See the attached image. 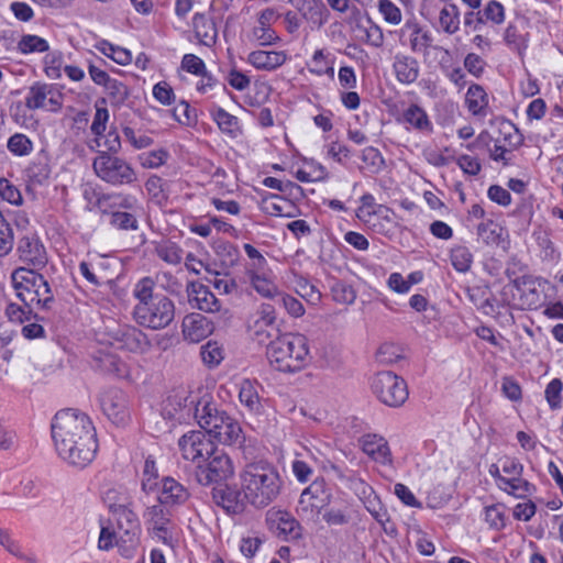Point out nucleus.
Segmentation results:
<instances>
[{
	"instance_id": "nucleus-47",
	"label": "nucleus",
	"mask_w": 563,
	"mask_h": 563,
	"mask_svg": "<svg viewBox=\"0 0 563 563\" xmlns=\"http://www.w3.org/2000/svg\"><path fill=\"white\" fill-rule=\"evenodd\" d=\"M479 11L485 25L487 23L499 25L505 21V8L496 0H489Z\"/></svg>"
},
{
	"instance_id": "nucleus-46",
	"label": "nucleus",
	"mask_w": 563,
	"mask_h": 563,
	"mask_svg": "<svg viewBox=\"0 0 563 563\" xmlns=\"http://www.w3.org/2000/svg\"><path fill=\"white\" fill-rule=\"evenodd\" d=\"M450 258L452 266L460 273L468 272L473 263V254L464 245L452 247Z\"/></svg>"
},
{
	"instance_id": "nucleus-11",
	"label": "nucleus",
	"mask_w": 563,
	"mask_h": 563,
	"mask_svg": "<svg viewBox=\"0 0 563 563\" xmlns=\"http://www.w3.org/2000/svg\"><path fill=\"white\" fill-rule=\"evenodd\" d=\"M168 506L155 500L153 505H146L143 520L147 530L167 545H172V520Z\"/></svg>"
},
{
	"instance_id": "nucleus-28",
	"label": "nucleus",
	"mask_w": 563,
	"mask_h": 563,
	"mask_svg": "<svg viewBox=\"0 0 563 563\" xmlns=\"http://www.w3.org/2000/svg\"><path fill=\"white\" fill-rule=\"evenodd\" d=\"M277 19L278 13L272 8H267L260 13L257 25L253 29V35L262 45H269L278 38L272 29V24Z\"/></svg>"
},
{
	"instance_id": "nucleus-64",
	"label": "nucleus",
	"mask_w": 563,
	"mask_h": 563,
	"mask_svg": "<svg viewBox=\"0 0 563 563\" xmlns=\"http://www.w3.org/2000/svg\"><path fill=\"white\" fill-rule=\"evenodd\" d=\"M110 223L120 230H136L137 220L130 212L117 211L111 214Z\"/></svg>"
},
{
	"instance_id": "nucleus-4",
	"label": "nucleus",
	"mask_w": 563,
	"mask_h": 563,
	"mask_svg": "<svg viewBox=\"0 0 563 563\" xmlns=\"http://www.w3.org/2000/svg\"><path fill=\"white\" fill-rule=\"evenodd\" d=\"M194 408V417L201 429L209 437H213L220 443L225 445L240 444L241 448L244 435L240 423L224 411H219L212 404L207 400H200L197 404L194 399L189 401L188 413Z\"/></svg>"
},
{
	"instance_id": "nucleus-27",
	"label": "nucleus",
	"mask_w": 563,
	"mask_h": 563,
	"mask_svg": "<svg viewBox=\"0 0 563 563\" xmlns=\"http://www.w3.org/2000/svg\"><path fill=\"white\" fill-rule=\"evenodd\" d=\"M213 323L200 313L187 314L183 320V334L186 340L197 343L213 332Z\"/></svg>"
},
{
	"instance_id": "nucleus-3",
	"label": "nucleus",
	"mask_w": 563,
	"mask_h": 563,
	"mask_svg": "<svg viewBox=\"0 0 563 563\" xmlns=\"http://www.w3.org/2000/svg\"><path fill=\"white\" fill-rule=\"evenodd\" d=\"M266 355L269 364L283 373H297L311 361L308 339L300 333H284L271 341Z\"/></svg>"
},
{
	"instance_id": "nucleus-8",
	"label": "nucleus",
	"mask_w": 563,
	"mask_h": 563,
	"mask_svg": "<svg viewBox=\"0 0 563 563\" xmlns=\"http://www.w3.org/2000/svg\"><path fill=\"white\" fill-rule=\"evenodd\" d=\"M371 387L377 399L389 407L402 406L409 395L405 379L393 372L377 373Z\"/></svg>"
},
{
	"instance_id": "nucleus-29",
	"label": "nucleus",
	"mask_w": 563,
	"mask_h": 563,
	"mask_svg": "<svg viewBox=\"0 0 563 563\" xmlns=\"http://www.w3.org/2000/svg\"><path fill=\"white\" fill-rule=\"evenodd\" d=\"M189 498L187 488L173 477L162 479V489L156 499L167 506L184 504Z\"/></svg>"
},
{
	"instance_id": "nucleus-31",
	"label": "nucleus",
	"mask_w": 563,
	"mask_h": 563,
	"mask_svg": "<svg viewBox=\"0 0 563 563\" xmlns=\"http://www.w3.org/2000/svg\"><path fill=\"white\" fill-rule=\"evenodd\" d=\"M113 514L117 516L118 529L123 531L125 542L135 543L136 532L139 530L137 516L123 505L111 506Z\"/></svg>"
},
{
	"instance_id": "nucleus-56",
	"label": "nucleus",
	"mask_w": 563,
	"mask_h": 563,
	"mask_svg": "<svg viewBox=\"0 0 563 563\" xmlns=\"http://www.w3.org/2000/svg\"><path fill=\"white\" fill-rule=\"evenodd\" d=\"M274 302L283 307L294 318H299L305 313L302 303L297 298L283 291L279 292Z\"/></svg>"
},
{
	"instance_id": "nucleus-2",
	"label": "nucleus",
	"mask_w": 563,
	"mask_h": 563,
	"mask_svg": "<svg viewBox=\"0 0 563 563\" xmlns=\"http://www.w3.org/2000/svg\"><path fill=\"white\" fill-rule=\"evenodd\" d=\"M242 452L245 460L239 474L242 495L253 508L264 509L280 495L283 481L273 464L265 460H252L250 445H244Z\"/></svg>"
},
{
	"instance_id": "nucleus-19",
	"label": "nucleus",
	"mask_w": 563,
	"mask_h": 563,
	"mask_svg": "<svg viewBox=\"0 0 563 563\" xmlns=\"http://www.w3.org/2000/svg\"><path fill=\"white\" fill-rule=\"evenodd\" d=\"M401 32L402 34L406 32L409 33L408 44L410 51L416 54H422L426 59L430 57L428 55L431 48L449 53L448 49H444L441 46L432 45V34L428 30L421 27L418 23H406L401 29Z\"/></svg>"
},
{
	"instance_id": "nucleus-63",
	"label": "nucleus",
	"mask_w": 563,
	"mask_h": 563,
	"mask_svg": "<svg viewBox=\"0 0 563 563\" xmlns=\"http://www.w3.org/2000/svg\"><path fill=\"white\" fill-rule=\"evenodd\" d=\"M378 10L386 22L394 25H397L401 22V11L393 1L379 0Z\"/></svg>"
},
{
	"instance_id": "nucleus-25",
	"label": "nucleus",
	"mask_w": 563,
	"mask_h": 563,
	"mask_svg": "<svg viewBox=\"0 0 563 563\" xmlns=\"http://www.w3.org/2000/svg\"><path fill=\"white\" fill-rule=\"evenodd\" d=\"M540 284L531 276H521L514 280V287L519 295L521 309H537L541 302Z\"/></svg>"
},
{
	"instance_id": "nucleus-20",
	"label": "nucleus",
	"mask_w": 563,
	"mask_h": 563,
	"mask_svg": "<svg viewBox=\"0 0 563 563\" xmlns=\"http://www.w3.org/2000/svg\"><path fill=\"white\" fill-rule=\"evenodd\" d=\"M187 295L191 307L197 308L198 310L214 313L221 309L220 300L206 285L201 283H189L187 285Z\"/></svg>"
},
{
	"instance_id": "nucleus-62",
	"label": "nucleus",
	"mask_w": 563,
	"mask_h": 563,
	"mask_svg": "<svg viewBox=\"0 0 563 563\" xmlns=\"http://www.w3.org/2000/svg\"><path fill=\"white\" fill-rule=\"evenodd\" d=\"M504 41L510 49L518 53H521V51L527 47L525 37L520 34L517 26L514 24H509L506 27L504 32Z\"/></svg>"
},
{
	"instance_id": "nucleus-50",
	"label": "nucleus",
	"mask_w": 563,
	"mask_h": 563,
	"mask_svg": "<svg viewBox=\"0 0 563 563\" xmlns=\"http://www.w3.org/2000/svg\"><path fill=\"white\" fill-rule=\"evenodd\" d=\"M216 254L220 257L222 264L227 267H231L239 261L238 247L228 241H220L214 246Z\"/></svg>"
},
{
	"instance_id": "nucleus-21",
	"label": "nucleus",
	"mask_w": 563,
	"mask_h": 563,
	"mask_svg": "<svg viewBox=\"0 0 563 563\" xmlns=\"http://www.w3.org/2000/svg\"><path fill=\"white\" fill-rule=\"evenodd\" d=\"M362 451L374 462L382 465H391L393 455L387 440L378 434H364L358 440Z\"/></svg>"
},
{
	"instance_id": "nucleus-40",
	"label": "nucleus",
	"mask_w": 563,
	"mask_h": 563,
	"mask_svg": "<svg viewBox=\"0 0 563 563\" xmlns=\"http://www.w3.org/2000/svg\"><path fill=\"white\" fill-rule=\"evenodd\" d=\"M239 399L251 412H258L261 409L260 396L255 383L243 379L240 384Z\"/></svg>"
},
{
	"instance_id": "nucleus-61",
	"label": "nucleus",
	"mask_w": 563,
	"mask_h": 563,
	"mask_svg": "<svg viewBox=\"0 0 563 563\" xmlns=\"http://www.w3.org/2000/svg\"><path fill=\"white\" fill-rule=\"evenodd\" d=\"M109 120V112L106 108H97L93 117L92 124L90 126L91 132L96 135L95 143L97 147H100V136L103 135L107 129V122Z\"/></svg>"
},
{
	"instance_id": "nucleus-60",
	"label": "nucleus",
	"mask_w": 563,
	"mask_h": 563,
	"mask_svg": "<svg viewBox=\"0 0 563 563\" xmlns=\"http://www.w3.org/2000/svg\"><path fill=\"white\" fill-rule=\"evenodd\" d=\"M155 283L150 277L140 279L133 289V296L139 300L137 303L148 302L155 298L153 294Z\"/></svg>"
},
{
	"instance_id": "nucleus-51",
	"label": "nucleus",
	"mask_w": 563,
	"mask_h": 563,
	"mask_svg": "<svg viewBox=\"0 0 563 563\" xmlns=\"http://www.w3.org/2000/svg\"><path fill=\"white\" fill-rule=\"evenodd\" d=\"M102 263L97 260L96 262H81L79 264V272L92 285L100 286L104 283V276L100 273Z\"/></svg>"
},
{
	"instance_id": "nucleus-23",
	"label": "nucleus",
	"mask_w": 563,
	"mask_h": 563,
	"mask_svg": "<svg viewBox=\"0 0 563 563\" xmlns=\"http://www.w3.org/2000/svg\"><path fill=\"white\" fill-rule=\"evenodd\" d=\"M213 501L222 507L228 514H242L246 506L241 489L236 490L228 485H220L212 489Z\"/></svg>"
},
{
	"instance_id": "nucleus-6",
	"label": "nucleus",
	"mask_w": 563,
	"mask_h": 563,
	"mask_svg": "<svg viewBox=\"0 0 563 563\" xmlns=\"http://www.w3.org/2000/svg\"><path fill=\"white\" fill-rule=\"evenodd\" d=\"M92 168L99 179L111 186H129L137 180L135 169L126 159L108 152H98Z\"/></svg>"
},
{
	"instance_id": "nucleus-5",
	"label": "nucleus",
	"mask_w": 563,
	"mask_h": 563,
	"mask_svg": "<svg viewBox=\"0 0 563 563\" xmlns=\"http://www.w3.org/2000/svg\"><path fill=\"white\" fill-rule=\"evenodd\" d=\"M16 297L26 306L49 310L55 302L53 290L42 274L27 267H18L11 274Z\"/></svg>"
},
{
	"instance_id": "nucleus-10",
	"label": "nucleus",
	"mask_w": 563,
	"mask_h": 563,
	"mask_svg": "<svg viewBox=\"0 0 563 563\" xmlns=\"http://www.w3.org/2000/svg\"><path fill=\"white\" fill-rule=\"evenodd\" d=\"M332 489L323 477H317L300 494L297 514L307 519H316L331 504Z\"/></svg>"
},
{
	"instance_id": "nucleus-36",
	"label": "nucleus",
	"mask_w": 563,
	"mask_h": 563,
	"mask_svg": "<svg viewBox=\"0 0 563 563\" xmlns=\"http://www.w3.org/2000/svg\"><path fill=\"white\" fill-rule=\"evenodd\" d=\"M323 510L322 519L330 527L345 526L350 523L352 519L351 507L347 501L338 506L325 507Z\"/></svg>"
},
{
	"instance_id": "nucleus-41",
	"label": "nucleus",
	"mask_w": 563,
	"mask_h": 563,
	"mask_svg": "<svg viewBox=\"0 0 563 563\" xmlns=\"http://www.w3.org/2000/svg\"><path fill=\"white\" fill-rule=\"evenodd\" d=\"M261 272L247 271V277L253 286V288L263 297L271 298L275 301L276 297L279 295V290L277 286L265 276L260 274Z\"/></svg>"
},
{
	"instance_id": "nucleus-24",
	"label": "nucleus",
	"mask_w": 563,
	"mask_h": 563,
	"mask_svg": "<svg viewBox=\"0 0 563 563\" xmlns=\"http://www.w3.org/2000/svg\"><path fill=\"white\" fill-rule=\"evenodd\" d=\"M0 547L22 563H41L37 553L16 539L8 529L0 528Z\"/></svg>"
},
{
	"instance_id": "nucleus-58",
	"label": "nucleus",
	"mask_w": 563,
	"mask_h": 563,
	"mask_svg": "<svg viewBox=\"0 0 563 563\" xmlns=\"http://www.w3.org/2000/svg\"><path fill=\"white\" fill-rule=\"evenodd\" d=\"M331 294L334 301L343 305H351L356 299L354 289L343 282H335L331 287Z\"/></svg>"
},
{
	"instance_id": "nucleus-42",
	"label": "nucleus",
	"mask_w": 563,
	"mask_h": 563,
	"mask_svg": "<svg viewBox=\"0 0 563 563\" xmlns=\"http://www.w3.org/2000/svg\"><path fill=\"white\" fill-rule=\"evenodd\" d=\"M34 307H26L24 303L19 305L10 302L7 305L4 314L11 323L24 324L32 320H37V314L33 312Z\"/></svg>"
},
{
	"instance_id": "nucleus-54",
	"label": "nucleus",
	"mask_w": 563,
	"mask_h": 563,
	"mask_svg": "<svg viewBox=\"0 0 563 563\" xmlns=\"http://www.w3.org/2000/svg\"><path fill=\"white\" fill-rule=\"evenodd\" d=\"M358 30L365 34V42L373 47H382L384 44V33L382 29L375 24L371 19L367 20L366 25L358 23Z\"/></svg>"
},
{
	"instance_id": "nucleus-53",
	"label": "nucleus",
	"mask_w": 563,
	"mask_h": 563,
	"mask_svg": "<svg viewBox=\"0 0 563 563\" xmlns=\"http://www.w3.org/2000/svg\"><path fill=\"white\" fill-rule=\"evenodd\" d=\"M485 521L492 529L501 530L506 526L505 507L501 504L485 507Z\"/></svg>"
},
{
	"instance_id": "nucleus-59",
	"label": "nucleus",
	"mask_w": 563,
	"mask_h": 563,
	"mask_svg": "<svg viewBox=\"0 0 563 563\" xmlns=\"http://www.w3.org/2000/svg\"><path fill=\"white\" fill-rule=\"evenodd\" d=\"M26 173L33 184L42 185L49 178L51 168L47 163L37 159L27 167Z\"/></svg>"
},
{
	"instance_id": "nucleus-37",
	"label": "nucleus",
	"mask_w": 563,
	"mask_h": 563,
	"mask_svg": "<svg viewBox=\"0 0 563 563\" xmlns=\"http://www.w3.org/2000/svg\"><path fill=\"white\" fill-rule=\"evenodd\" d=\"M158 477L159 475L155 460L152 456H147L145 459L141 476V489L145 495L157 490Z\"/></svg>"
},
{
	"instance_id": "nucleus-49",
	"label": "nucleus",
	"mask_w": 563,
	"mask_h": 563,
	"mask_svg": "<svg viewBox=\"0 0 563 563\" xmlns=\"http://www.w3.org/2000/svg\"><path fill=\"white\" fill-rule=\"evenodd\" d=\"M187 401L188 397L185 391L169 395L166 399L164 412L168 416L178 415L176 417L178 420L184 419L185 415L183 413V410L187 408Z\"/></svg>"
},
{
	"instance_id": "nucleus-52",
	"label": "nucleus",
	"mask_w": 563,
	"mask_h": 563,
	"mask_svg": "<svg viewBox=\"0 0 563 563\" xmlns=\"http://www.w3.org/2000/svg\"><path fill=\"white\" fill-rule=\"evenodd\" d=\"M8 150L16 156L29 155L33 150L32 141L22 133H15L8 140Z\"/></svg>"
},
{
	"instance_id": "nucleus-1",
	"label": "nucleus",
	"mask_w": 563,
	"mask_h": 563,
	"mask_svg": "<svg viewBox=\"0 0 563 563\" xmlns=\"http://www.w3.org/2000/svg\"><path fill=\"white\" fill-rule=\"evenodd\" d=\"M58 456L68 465L84 468L96 457L98 440L90 418L75 409L58 411L51 426Z\"/></svg>"
},
{
	"instance_id": "nucleus-33",
	"label": "nucleus",
	"mask_w": 563,
	"mask_h": 563,
	"mask_svg": "<svg viewBox=\"0 0 563 563\" xmlns=\"http://www.w3.org/2000/svg\"><path fill=\"white\" fill-rule=\"evenodd\" d=\"M194 30L200 43L211 46L217 41L218 31L214 22L205 14L197 13L192 19Z\"/></svg>"
},
{
	"instance_id": "nucleus-18",
	"label": "nucleus",
	"mask_w": 563,
	"mask_h": 563,
	"mask_svg": "<svg viewBox=\"0 0 563 563\" xmlns=\"http://www.w3.org/2000/svg\"><path fill=\"white\" fill-rule=\"evenodd\" d=\"M266 523L269 530L284 540H295L301 537L299 521L285 510L267 511Z\"/></svg>"
},
{
	"instance_id": "nucleus-48",
	"label": "nucleus",
	"mask_w": 563,
	"mask_h": 563,
	"mask_svg": "<svg viewBox=\"0 0 563 563\" xmlns=\"http://www.w3.org/2000/svg\"><path fill=\"white\" fill-rule=\"evenodd\" d=\"M361 158L365 164V168L372 174H378L385 167V159L382 153L373 146L365 147L362 151Z\"/></svg>"
},
{
	"instance_id": "nucleus-44",
	"label": "nucleus",
	"mask_w": 563,
	"mask_h": 563,
	"mask_svg": "<svg viewBox=\"0 0 563 563\" xmlns=\"http://www.w3.org/2000/svg\"><path fill=\"white\" fill-rule=\"evenodd\" d=\"M288 2L306 20L314 21L320 14L324 4L322 0H288Z\"/></svg>"
},
{
	"instance_id": "nucleus-34",
	"label": "nucleus",
	"mask_w": 563,
	"mask_h": 563,
	"mask_svg": "<svg viewBox=\"0 0 563 563\" xmlns=\"http://www.w3.org/2000/svg\"><path fill=\"white\" fill-rule=\"evenodd\" d=\"M505 234L506 230L493 220H486L477 225V235L486 245H503Z\"/></svg>"
},
{
	"instance_id": "nucleus-15",
	"label": "nucleus",
	"mask_w": 563,
	"mask_h": 563,
	"mask_svg": "<svg viewBox=\"0 0 563 563\" xmlns=\"http://www.w3.org/2000/svg\"><path fill=\"white\" fill-rule=\"evenodd\" d=\"M63 104V95L53 85L36 82L30 87L25 107L31 110L45 109L57 112Z\"/></svg>"
},
{
	"instance_id": "nucleus-14",
	"label": "nucleus",
	"mask_w": 563,
	"mask_h": 563,
	"mask_svg": "<svg viewBox=\"0 0 563 563\" xmlns=\"http://www.w3.org/2000/svg\"><path fill=\"white\" fill-rule=\"evenodd\" d=\"M109 344L133 353H145L150 349L147 336L140 329L126 324L109 332Z\"/></svg>"
},
{
	"instance_id": "nucleus-32",
	"label": "nucleus",
	"mask_w": 563,
	"mask_h": 563,
	"mask_svg": "<svg viewBox=\"0 0 563 563\" xmlns=\"http://www.w3.org/2000/svg\"><path fill=\"white\" fill-rule=\"evenodd\" d=\"M211 115L220 131L232 139L242 135V126L239 119L220 107L211 110Z\"/></svg>"
},
{
	"instance_id": "nucleus-16",
	"label": "nucleus",
	"mask_w": 563,
	"mask_h": 563,
	"mask_svg": "<svg viewBox=\"0 0 563 563\" xmlns=\"http://www.w3.org/2000/svg\"><path fill=\"white\" fill-rule=\"evenodd\" d=\"M100 406L107 418L117 426L129 421L130 412L124 393L118 388H109L100 396Z\"/></svg>"
},
{
	"instance_id": "nucleus-22",
	"label": "nucleus",
	"mask_w": 563,
	"mask_h": 563,
	"mask_svg": "<svg viewBox=\"0 0 563 563\" xmlns=\"http://www.w3.org/2000/svg\"><path fill=\"white\" fill-rule=\"evenodd\" d=\"M360 200L361 206L356 210V217L362 222L369 227H377L374 224V220H386L388 223L393 222V211L384 205H376L372 194H364Z\"/></svg>"
},
{
	"instance_id": "nucleus-30",
	"label": "nucleus",
	"mask_w": 563,
	"mask_h": 563,
	"mask_svg": "<svg viewBox=\"0 0 563 563\" xmlns=\"http://www.w3.org/2000/svg\"><path fill=\"white\" fill-rule=\"evenodd\" d=\"M247 60L256 69L274 70L280 67L287 60V55L283 51H254L250 53Z\"/></svg>"
},
{
	"instance_id": "nucleus-35",
	"label": "nucleus",
	"mask_w": 563,
	"mask_h": 563,
	"mask_svg": "<svg viewBox=\"0 0 563 563\" xmlns=\"http://www.w3.org/2000/svg\"><path fill=\"white\" fill-rule=\"evenodd\" d=\"M465 102L468 111L474 115H485L488 106V97L484 88L477 84L468 87Z\"/></svg>"
},
{
	"instance_id": "nucleus-39",
	"label": "nucleus",
	"mask_w": 563,
	"mask_h": 563,
	"mask_svg": "<svg viewBox=\"0 0 563 563\" xmlns=\"http://www.w3.org/2000/svg\"><path fill=\"white\" fill-rule=\"evenodd\" d=\"M404 120L421 132H430L432 130V124L427 112L418 104H410L409 108L404 111Z\"/></svg>"
},
{
	"instance_id": "nucleus-38",
	"label": "nucleus",
	"mask_w": 563,
	"mask_h": 563,
	"mask_svg": "<svg viewBox=\"0 0 563 563\" xmlns=\"http://www.w3.org/2000/svg\"><path fill=\"white\" fill-rule=\"evenodd\" d=\"M460 10L455 4L450 3L441 9L439 24L444 33L455 34L460 30Z\"/></svg>"
},
{
	"instance_id": "nucleus-17",
	"label": "nucleus",
	"mask_w": 563,
	"mask_h": 563,
	"mask_svg": "<svg viewBox=\"0 0 563 563\" xmlns=\"http://www.w3.org/2000/svg\"><path fill=\"white\" fill-rule=\"evenodd\" d=\"M16 253L19 260L31 269H41L47 264L46 249L35 234L22 236L18 241Z\"/></svg>"
},
{
	"instance_id": "nucleus-9",
	"label": "nucleus",
	"mask_w": 563,
	"mask_h": 563,
	"mask_svg": "<svg viewBox=\"0 0 563 563\" xmlns=\"http://www.w3.org/2000/svg\"><path fill=\"white\" fill-rule=\"evenodd\" d=\"M234 474V466L227 453L212 450V454L206 456L205 462H200L196 466L195 477L200 485L208 486L211 484L224 482Z\"/></svg>"
},
{
	"instance_id": "nucleus-55",
	"label": "nucleus",
	"mask_w": 563,
	"mask_h": 563,
	"mask_svg": "<svg viewBox=\"0 0 563 563\" xmlns=\"http://www.w3.org/2000/svg\"><path fill=\"white\" fill-rule=\"evenodd\" d=\"M157 256L168 264H178L183 258V250L173 242L161 243L156 247Z\"/></svg>"
},
{
	"instance_id": "nucleus-12",
	"label": "nucleus",
	"mask_w": 563,
	"mask_h": 563,
	"mask_svg": "<svg viewBox=\"0 0 563 563\" xmlns=\"http://www.w3.org/2000/svg\"><path fill=\"white\" fill-rule=\"evenodd\" d=\"M178 446L181 452V456L196 463L205 462L208 454H212V450L216 448L214 443L202 430H191L183 434L178 440Z\"/></svg>"
},
{
	"instance_id": "nucleus-13",
	"label": "nucleus",
	"mask_w": 563,
	"mask_h": 563,
	"mask_svg": "<svg viewBox=\"0 0 563 563\" xmlns=\"http://www.w3.org/2000/svg\"><path fill=\"white\" fill-rule=\"evenodd\" d=\"M501 470L505 478H500V489L517 498H523L531 494L533 486L522 478L523 465L516 459L501 460Z\"/></svg>"
},
{
	"instance_id": "nucleus-57",
	"label": "nucleus",
	"mask_w": 563,
	"mask_h": 563,
	"mask_svg": "<svg viewBox=\"0 0 563 563\" xmlns=\"http://www.w3.org/2000/svg\"><path fill=\"white\" fill-rule=\"evenodd\" d=\"M104 89L110 98L111 103L114 106L123 104L129 97L128 87L122 81H119L114 78L108 82Z\"/></svg>"
},
{
	"instance_id": "nucleus-45",
	"label": "nucleus",
	"mask_w": 563,
	"mask_h": 563,
	"mask_svg": "<svg viewBox=\"0 0 563 563\" xmlns=\"http://www.w3.org/2000/svg\"><path fill=\"white\" fill-rule=\"evenodd\" d=\"M200 356L209 368L217 367L223 360V349L216 341H208L200 347Z\"/></svg>"
},
{
	"instance_id": "nucleus-43",
	"label": "nucleus",
	"mask_w": 563,
	"mask_h": 563,
	"mask_svg": "<svg viewBox=\"0 0 563 563\" xmlns=\"http://www.w3.org/2000/svg\"><path fill=\"white\" fill-rule=\"evenodd\" d=\"M20 53L26 55L32 53H45L49 49L48 42L37 35L26 34L18 42Z\"/></svg>"
},
{
	"instance_id": "nucleus-26",
	"label": "nucleus",
	"mask_w": 563,
	"mask_h": 563,
	"mask_svg": "<svg viewBox=\"0 0 563 563\" xmlns=\"http://www.w3.org/2000/svg\"><path fill=\"white\" fill-rule=\"evenodd\" d=\"M391 67L397 81L402 85L413 84L420 75L418 59L409 54L397 53L394 56Z\"/></svg>"
},
{
	"instance_id": "nucleus-7",
	"label": "nucleus",
	"mask_w": 563,
	"mask_h": 563,
	"mask_svg": "<svg viewBox=\"0 0 563 563\" xmlns=\"http://www.w3.org/2000/svg\"><path fill=\"white\" fill-rule=\"evenodd\" d=\"M135 321L153 330L164 329L175 317L174 302L164 295H155L148 302L136 303L133 309Z\"/></svg>"
}]
</instances>
